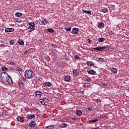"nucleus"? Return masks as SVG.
<instances>
[{"instance_id": "49530a36", "label": "nucleus", "mask_w": 129, "mask_h": 129, "mask_svg": "<svg viewBox=\"0 0 129 129\" xmlns=\"http://www.w3.org/2000/svg\"><path fill=\"white\" fill-rule=\"evenodd\" d=\"M10 64L11 65H14V66L16 65V63L14 61H11Z\"/></svg>"}, {"instance_id": "9d476101", "label": "nucleus", "mask_w": 129, "mask_h": 129, "mask_svg": "<svg viewBox=\"0 0 129 129\" xmlns=\"http://www.w3.org/2000/svg\"><path fill=\"white\" fill-rule=\"evenodd\" d=\"M6 82H8L9 84H13V80H12V78H11V76H8L6 81Z\"/></svg>"}, {"instance_id": "e433bc0d", "label": "nucleus", "mask_w": 129, "mask_h": 129, "mask_svg": "<svg viewBox=\"0 0 129 129\" xmlns=\"http://www.w3.org/2000/svg\"><path fill=\"white\" fill-rule=\"evenodd\" d=\"M9 43H10V45H14L15 44V41L14 40V39H12L10 41Z\"/></svg>"}, {"instance_id": "4d7b16f0", "label": "nucleus", "mask_w": 129, "mask_h": 129, "mask_svg": "<svg viewBox=\"0 0 129 129\" xmlns=\"http://www.w3.org/2000/svg\"><path fill=\"white\" fill-rule=\"evenodd\" d=\"M82 93H84V92H82Z\"/></svg>"}, {"instance_id": "864d4df0", "label": "nucleus", "mask_w": 129, "mask_h": 129, "mask_svg": "<svg viewBox=\"0 0 129 129\" xmlns=\"http://www.w3.org/2000/svg\"><path fill=\"white\" fill-rule=\"evenodd\" d=\"M93 129H100L99 126H97L96 128H93Z\"/></svg>"}, {"instance_id": "aec40b11", "label": "nucleus", "mask_w": 129, "mask_h": 129, "mask_svg": "<svg viewBox=\"0 0 129 129\" xmlns=\"http://www.w3.org/2000/svg\"><path fill=\"white\" fill-rule=\"evenodd\" d=\"M87 64L89 67V66H90V67H92V66H94V62H93V61H88L87 62Z\"/></svg>"}, {"instance_id": "c756f323", "label": "nucleus", "mask_w": 129, "mask_h": 129, "mask_svg": "<svg viewBox=\"0 0 129 129\" xmlns=\"http://www.w3.org/2000/svg\"><path fill=\"white\" fill-rule=\"evenodd\" d=\"M15 16L16 17H22V16H23V14L19 13V12H17L15 14Z\"/></svg>"}, {"instance_id": "f3484780", "label": "nucleus", "mask_w": 129, "mask_h": 129, "mask_svg": "<svg viewBox=\"0 0 129 129\" xmlns=\"http://www.w3.org/2000/svg\"><path fill=\"white\" fill-rule=\"evenodd\" d=\"M17 121H19L20 122H23L25 121V120L24 119V118H22L21 116H18L17 117Z\"/></svg>"}, {"instance_id": "de8ad7c7", "label": "nucleus", "mask_w": 129, "mask_h": 129, "mask_svg": "<svg viewBox=\"0 0 129 129\" xmlns=\"http://www.w3.org/2000/svg\"><path fill=\"white\" fill-rule=\"evenodd\" d=\"M38 80L39 81H42L43 79L41 77H38Z\"/></svg>"}, {"instance_id": "f257e3e1", "label": "nucleus", "mask_w": 129, "mask_h": 129, "mask_svg": "<svg viewBox=\"0 0 129 129\" xmlns=\"http://www.w3.org/2000/svg\"><path fill=\"white\" fill-rule=\"evenodd\" d=\"M34 72L31 69L27 70L25 72L24 76L26 79H32L34 77Z\"/></svg>"}, {"instance_id": "7c9ffc66", "label": "nucleus", "mask_w": 129, "mask_h": 129, "mask_svg": "<svg viewBox=\"0 0 129 129\" xmlns=\"http://www.w3.org/2000/svg\"><path fill=\"white\" fill-rule=\"evenodd\" d=\"M89 86H90V83H85L84 84L83 87H85L86 88H87V87H89Z\"/></svg>"}, {"instance_id": "b1692460", "label": "nucleus", "mask_w": 129, "mask_h": 129, "mask_svg": "<svg viewBox=\"0 0 129 129\" xmlns=\"http://www.w3.org/2000/svg\"><path fill=\"white\" fill-rule=\"evenodd\" d=\"M44 85L45 86H48V87H50V86H51L52 83H50V82H45L44 83Z\"/></svg>"}, {"instance_id": "9b49d317", "label": "nucleus", "mask_w": 129, "mask_h": 129, "mask_svg": "<svg viewBox=\"0 0 129 129\" xmlns=\"http://www.w3.org/2000/svg\"><path fill=\"white\" fill-rule=\"evenodd\" d=\"M100 12L104 13H108V9L106 7H102L101 8Z\"/></svg>"}, {"instance_id": "412c9836", "label": "nucleus", "mask_w": 129, "mask_h": 129, "mask_svg": "<svg viewBox=\"0 0 129 129\" xmlns=\"http://www.w3.org/2000/svg\"><path fill=\"white\" fill-rule=\"evenodd\" d=\"M108 8H109V10H110L111 11H113L115 9V6L110 5L108 7Z\"/></svg>"}, {"instance_id": "2eb2a0df", "label": "nucleus", "mask_w": 129, "mask_h": 129, "mask_svg": "<svg viewBox=\"0 0 129 129\" xmlns=\"http://www.w3.org/2000/svg\"><path fill=\"white\" fill-rule=\"evenodd\" d=\"M103 27H104V23H103V22H99L98 23V28H99V29H100V28Z\"/></svg>"}, {"instance_id": "a211bd4d", "label": "nucleus", "mask_w": 129, "mask_h": 129, "mask_svg": "<svg viewBox=\"0 0 129 129\" xmlns=\"http://www.w3.org/2000/svg\"><path fill=\"white\" fill-rule=\"evenodd\" d=\"M29 126H30V127H35V126H36V122L34 121L30 122L29 123Z\"/></svg>"}, {"instance_id": "3c124183", "label": "nucleus", "mask_w": 129, "mask_h": 129, "mask_svg": "<svg viewBox=\"0 0 129 129\" xmlns=\"http://www.w3.org/2000/svg\"><path fill=\"white\" fill-rule=\"evenodd\" d=\"M16 22L17 23H21V20H17L16 21Z\"/></svg>"}, {"instance_id": "c03bdc74", "label": "nucleus", "mask_w": 129, "mask_h": 129, "mask_svg": "<svg viewBox=\"0 0 129 129\" xmlns=\"http://www.w3.org/2000/svg\"><path fill=\"white\" fill-rule=\"evenodd\" d=\"M61 60H67V61H69V60H70V59H69V58L63 57V58H61Z\"/></svg>"}, {"instance_id": "a18cd8bd", "label": "nucleus", "mask_w": 129, "mask_h": 129, "mask_svg": "<svg viewBox=\"0 0 129 129\" xmlns=\"http://www.w3.org/2000/svg\"><path fill=\"white\" fill-rule=\"evenodd\" d=\"M52 47L53 48H57V45L55 44L54 43L52 44Z\"/></svg>"}, {"instance_id": "a19ab883", "label": "nucleus", "mask_w": 129, "mask_h": 129, "mask_svg": "<svg viewBox=\"0 0 129 129\" xmlns=\"http://www.w3.org/2000/svg\"><path fill=\"white\" fill-rule=\"evenodd\" d=\"M91 80V79H90V77H87L86 79V81H87V82H89V81H90Z\"/></svg>"}, {"instance_id": "bb28decb", "label": "nucleus", "mask_w": 129, "mask_h": 129, "mask_svg": "<svg viewBox=\"0 0 129 129\" xmlns=\"http://www.w3.org/2000/svg\"><path fill=\"white\" fill-rule=\"evenodd\" d=\"M98 41L99 42V43H102V42H104L105 41V38H98Z\"/></svg>"}, {"instance_id": "72a5a7b5", "label": "nucleus", "mask_w": 129, "mask_h": 129, "mask_svg": "<svg viewBox=\"0 0 129 129\" xmlns=\"http://www.w3.org/2000/svg\"><path fill=\"white\" fill-rule=\"evenodd\" d=\"M9 71V69L6 67H2V71Z\"/></svg>"}, {"instance_id": "37998d69", "label": "nucleus", "mask_w": 129, "mask_h": 129, "mask_svg": "<svg viewBox=\"0 0 129 129\" xmlns=\"http://www.w3.org/2000/svg\"><path fill=\"white\" fill-rule=\"evenodd\" d=\"M16 69L17 70H18L19 72H21L22 70V69H21V68H20V67H17Z\"/></svg>"}, {"instance_id": "7ed1b4c3", "label": "nucleus", "mask_w": 129, "mask_h": 129, "mask_svg": "<svg viewBox=\"0 0 129 129\" xmlns=\"http://www.w3.org/2000/svg\"><path fill=\"white\" fill-rule=\"evenodd\" d=\"M106 48H109V46H108V45H104V46L102 47H96L93 48L92 50H93V51L95 50L96 51H98L99 52H102V51H104L105 49H106Z\"/></svg>"}, {"instance_id": "1a4fd4ad", "label": "nucleus", "mask_w": 129, "mask_h": 129, "mask_svg": "<svg viewBox=\"0 0 129 129\" xmlns=\"http://www.w3.org/2000/svg\"><path fill=\"white\" fill-rule=\"evenodd\" d=\"M78 32H79V29L76 27H75L73 29L71 33L72 34H73V35H76L78 33Z\"/></svg>"}, {"instance_id": "c9c22d12", "label": "nucleus", "mask_w": 129, "mask_h": 129, "mask_svg": "<svg viewBox=\"0 0 129 129\" xmlns=\"http://www.w3.org/2000/svg\"><path fill=\"white\" fill-rule=\"evenodd\" d=\"M54 128V125L47 126L45 129H53Z\"/></svg>"}, {"instance_id": "423d86ee", "label": "nucleus", "mask_w": 129, "mask_h": 129, "mask_svg": "<svg viewBox=\"0 0 129 129\" xmlns=\"http://www.w3.org/2000/svg\"><path fill=\"white\" fill-rule=\"evenodd\" d=\"M5 30L7 33H14V32H15V29L13 28H6Z\"/></svg>"}, {"instance_id": "f704fd0d", "label": "nucleus", "mask_w": 129, "mask_h": 129, "mask_svg": "<svg viewBox=\"0 0 129 129\" xmlns=\"http://www.w3.org/2000/svg\"><path fill=\"white\" fill-rule=\"evenodd\" d=\"M98 61L99 62H101V63H103V62H104V59L102 58H99Z\"/></svg>"}, {"instance_id": "09e8293b", "label": "nucleus", "mask_w": 129, "mask_h": 129, "mask_svg": "<svg viewBox=\"0 0 129 129\" xmlns=\"http://www.w3.org/2000/svg\"><path fill=\"white\" fill-rule=\"evenodd\" d=\"M91 42H92L91 40H90V38H89L88 39V44H90Z\"/></svg>"}, {"instance_id": "f03ea898", "label": "nucleus", "mask_w": 129, "mask_h": 129, "mask_svg": "<svg viewBox=\"0 0 129 129\" xmlns=\"http://www.w3.org/2000/svg\"><path fill=\"white\" fill-rule=\"evenodd\" d=\"M9 74L6 72L1 73L0 78L1 79V82L2 83H6V81L8 78V76H9Z\"/></svg>"}, {"instance_id": "79ce46f5", "label": "nucleus", "mask_w": 129, "mask_h": 129, "mask_svg": "<svg viewBox=\"0 0 129 129\" xmlns=\"http://www.w3.org/2000/svg\"><path fill=\"white\" fill-rule=\"evenodd\" d=\"M66 30L67 31V32H71V27L66 28Z\"/></svg>"}, {"instance_id": "ddd939ff", "label": "nucleus", "mask_w": 129, "mask_h": 129, "mask_svg": "<svg viewBox=\"0 0 129 129\" xmlns=\"http://www.w3.org/2000/svg\"><path fill=\"white\" fill-rule=\"evenodd\" d=\"M40 22H41V24H42V25H47V24L49 23V21H48L46 18L42 19V20H40Z\"/></svg>"}, {"instance_id": "2f4dec72", "label": "nucleus", "mask_w": 129, "mask_h": 129, "mask_svg": "<svg viewBox=\"0 0 129 129\" xmlns=\"http://www.w3.org/2000/svg\"><path fill=\"white\" fill-rule=\"evenodd\" d=\"M59 125L60 127H67V124L65 123H61Z\"/></svg>"}, {"instance_id": "cd10ccee", "label": "nucleus", "mask_w": 129, "mask_h": 129, "mask_svg": "<svg viewBox=\"0 0 129 129\" xmlns=\"http://www.w3.org/2000/svg\"><path fill=\"white\" fill-rule=\"evenodd\" d=\"M83 13H85V14H87L88 15H91V11L88 10H83Z\"/></svg>"}, {"instance_id": "6e6d98bb", "label": "nucleus", "mask_w": 129, "mask_h": 129, "mask_svg": "<svg viewBox=\"0 0 129 129\" xmlns=\"http://www.w3.org/2000/svg\"><path fill=\"white\" fill-rule=\"evenodd\" d=\"M23 81H26V78H23Z\"/></svg>"}, {"instance_id": "0eeeda50", "label": "nucleus", "mask_w": 129, "mask_h": 129, "mask_svg": "<svg viewBox=\"0 0 129 129\" xmlns=\"http://www.w3.org/2000/svg\"><path fill=\"white\" fill-rule=\"evenodd\" d=\"M87 72H88V74H90V75H97L96 72L93 70H87Z\"/></svg>"}, {"instance_id": "ea45409f", "label": "nucleus", "mask_w": 129, "mask_h": 129, "mask_svg": "<svg viewBox=\"0 0 129 129\" xmlns=\"http://www.w3.org/2000/svg\"><path fill=\"white\" fill-rule=\"evenodd\" d=\"M108 34H109V35H110V36H112V35H114V33H113V32H112V31H109Z\"/></svg>"}, {"instance_id": "39448f33", "label": "nucleus", "mask_w": 129, "mask_h": 129, "mask_svg": "<svg viewBox=\"0 0 129 129\" xmlns=\"http://www.w3.org/2000/svg\"><path fill=\"white\" fill-rule=\"evenodd\" d=\"M39 103H41L42 105H47L49 103V99L47 98H43L39 100Z\"/></svg>"}, {"instance_id": "4be33fe9", "label": "nucleus", "mask_w": 129, "mask_h": 129, "mask_svg": "<svg viewBox=\"0 0 129 129\" xmlns=\"http://www.w3.org/2000/svg\"><path fill=\"white\" fill-rule=\"evenodd\" d=\"M76 113L77 115L80 116L81 115H82V111H81V110H78L76 111Z\"/></svg>"}, {"instance_id": "6e6552de", "label": "nucleus", "mask_w": 129, "mask_h": 129, "mask_svg": "<svg viewBox=\"0 0 129 129\" xmlns=\"http://www.w3.org/2000/svg\"><path fill=\"white\" fill-rule=\"evenodd\" d=\"M42 94H43V93L39 91H37L34 93V95L39 98H40L41 96H42Z\"/></svg>"}, {"instance_id": "4468645a", "label": "nucleus", "mask_w": 129, "mask_h": 129, "mask_svg": "<svg viewBox=\"0 0 129 129\" xmlns=\"http://www.w3.org/2000/svg\"><path fill=\"white\" fill-rule=\"evenodd\" d=\"M36 116L35 115L32 114H29L27 115V117L29 119H33V118H34Z\"/></svg>"}, {"instance_id": "393cba45", "label": "nucleus", "mask_w": 129, "mask_h": 129, "mask_svg": "<svg viewBox=\"0 0 129 129\" xmlns=\"http://www.w3.org/2000/svg\"><path fill=\"white\" fill-rule=\"evenodd\" d=\"M98 121V119H95L93 120H91L89 121V123L90 124V123H94L95 122H96Z\"/></svg>"}, {"instance_id": "473e14b6", "label": "nucleus", "mask_w": 129, "mask_h": 129, "mask_svg": "<svg viewBox=\"0 0 129 129\" xmlns=\"http://www.w3.org/2000/svg\"><path fill=\"white\" fill-rule=\"evenodd\" d=\"M87 110H89V111H92V110H93V107L92 106H89L87 108Z\"/></svg>"}, {"instance_id": "c85d7f7f", "label": "nucleus", "mask_w": 129, "mask_h": 129, "mask_svg": "<svg viewBox=\"0 0 129 129\" xmlns=\"http://www.w3.org/2000/svg\"><path fill=\"white\" fill-rule=\"evenodd\" d=\"M47 30V31L49 32V33H54V32H55V30H54V29H52L51 28L46 29H45V30Z\"/></svg>"}, {"instance_id": "5701e85b", "label": "nucleus", "mask_w": 129, "mask_h": 129, "mask_svg": "<svg viewBox=\"0 0 129 129\" xmlns=\"http://www.w3.org/2000/svg\"><path fill=\"white\" fill-rule=\"evenodd\" d=\"M17 42L18 43L19 45H21V46H24V40L22 39H19Z\"/></svg>"}, {"instance_id": "6ab92c4d", "label": "nucleus", "mask_w": 129, "mask_h": 129, "mask_svg": "<svg viewBox=\"0 0 129 129\" xmlns=\"http://www.w3.org/2000/svg\"><path fill=\"white\" fill-rule=\"evenodd\" d=\"M71 80V77L70 76H66L64 77V81L67 82H69Z\"/></svg>"}, {"instance_id": "20e7f679", "label": "nucleus", "mask_w": 129, "mask_h": 129, "mask_svg": "<svg viewBox=\"0 0 129 129\" xmlns=\"http://www.w3.org/2000/svg\"><path fill=\"white\" fill-rule=\"evenodd\" d=\"M36 27V23L35 22H30L26 25V28L28 29H32V30H35Z\"/></svg>"}, {"instance_id": "8fccbe9b", "label": "nucleus", "mask_w": 129, "mask_h": 129, "mask_svg": "<svg viewBox=\"0 0 129 129\" xmlns=\"http://www.w3.org/2000/svg\"><path fill=\"white\" fill-rule=\"evenodd\" d=\"M33 30L32 29H30L28 31L29 33H31V32H32V31H35V30Z\"/></svg>"}, {"instance_id": "603ef678", "label": "nucleus", "mask_w": 129, "mask_h": 129, "mask_svg": "<svg viewBox=\"0 0 129 129\" xmlns=\"http://www.w3.org/2000/svg\"><path fill=\"white\" fill-rule=\"evenodd\" d=\"M99 101H100V100H99V99H97V100H96V102L98 103V102H99Z\"/></svg>"}, {"instance_id": "5fc2aeb1", "label": "nucleus", "mask_w": 129, "mask_h": 129, "mask_svg": "<svg viewBox=\"0 0 129 129\" xmlns=\"http://www.w3.org/2000/svg\"><path fill=\"white\" fill-rule=\"evenodd\" d=\"M2 115H3V114L2 113V112L0 111V117H2Z\"/></svg>"}, {"instance_id": "58836bf2", "label": "nucleus", "mask_w": 129, "mask_h": 129, "mask_svg": "<svg viewBox=\"0 0 129 129\" xmlns=\"http://www.w3.org/2000/svg\"><path fill=\"white\" fill-rule=\"evenodd\" d=\"M30 53H31L30 51L26 50L24 52V53H23V55H27V54H30Z\"/></svg>"}, {"instance_id": "dca6fc26", "label": "nucleus", "mask_w": 129, "mask_h": 129, "mask_svg": "<svg viewBox=\"0 0 129 129\" xmlns=\"http://www.w3.org/2000/svg\"><path fill=\"white\" fill-rule=\"evenodd\" d=\"M73 73L74 76H78V75H79V71L75 69L73 70Z\"/></svg>"}, {"instance_id": "a878e982", "label": "nucleus", "mask_w": 129, "mask_h": 129, "mask_svg": "<svg viewBox=\"0 0 129 129\" xmlns=\"http://www.w3.org/2000/svg\"><path fill=\"white\" fill-rule=\"evenodd\" d=\"M18 85L20 88H24L25 87V84L23 82H19Z\"/></svg>"}, {"instance_id": "4c0bfd02", "label": "nucleus", "mask_w": 129, "mask_h": 129, "mask_svg": "<svg viewBox=\"0 0 129 129\" xmlns=\"http://www.w3.org/2000/svg\"><path fill=\"white\" fill-rule=\"evenodd\" d=\"M74 58L76 59V60H80V57H79L78 55H76L75 56H74Z\"/></svg>"}, {"instance_id": "f8f14e48", "label": "nucleus", "mask_w": 129, "mask_h": 129, "mask_svg": "<svg viewBox=\"0 0 129 129\" xmlns=\"http://www.w3.org/2000/svg\"><path fill=\"white\" fill-rule=\"evenodd\" d=\"M117 70H118V69H116L115 68H111L110 69V71L112 73H114V74H116V73H117Z\"/></svg>"}]
</instances>
